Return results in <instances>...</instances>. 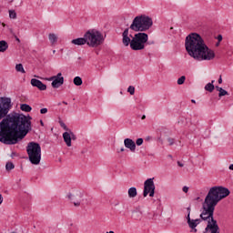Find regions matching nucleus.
I'll use <instances>...</instances> for the list:
<instances>
[{
  "label": "nucleus",
  "mask_w": 233,
  "mask_h": 233,
  "mask_svg": "<svg viewBox=\"0 0 233 233\" xmlns=\"http://www.w3.org/2000/svg\"><path fill=\"white\" fill-rule=\"evenodd\" d=\"M2 26L5 27V26H6V25H5V23H2Z\"/></svg>",
  "instance_id": "3c124183"
},
{
  "label": "nucleus",
  "mask_w": 233,
  "mask_h": 233,
  "mask_svg": "<svg viewBox=\"0 0 233 233\" xmlns=\"http://www.w3.org/2000/svg\"><path fill=\"white\" fill-rule=\"evenodd\" d=\"M128 198H136L137 196V188L136 187H132L127 191Z\"/></svg>",
  "instance_id": "6ab92c4d"
},
{
  "label": "nucleus",
  "mask_w": 233,
  "mask_h": 233,
  "mask_svg": "<svg viewBox=\"0 0 233 233\" xmlns=\"http://www.w3.org/2000/svg\"><path fill=\"white\" fill-rule=\"evenodd\" d=\"M191 103H196V100L192 99V100H191Z\"/></svg>",
  "instance_id": "864d4df0"
},
{
  "label": "nucleus",
  "mask_w": 233,
  "mask_h": 233,
  "mask_svg": "<svg viewBox=\"0 0 233 233\" xmlns=\"http://www.w3.org/2000/svg\"><path fill=\"white\" fill-rule=\"evenodd\" d=\"M73 83L76 85V86H81V85H83V79L80 76H76Z\"/></svg>",
  "instance_id": "5701e85b"
},
{
  "label": "nucleus",
  "mask_w": 233,
  "mask_h": 233,
  "mask_svg": "<svg viewBox=\"0 0 233 233\" xmlns=\"http://www.w3.org/2000/svg\"><path fill=\"white\" fill-rule=\"evenodd\" d=\"M146 45H154V41L152 42H148V40L147 41Z\"/></svg>",
  "instance_id": "c03bdc74"
},
{
  "label": "nucleus",
  "mask_w": 233,
  "mask_h": 233,
  "mask_svg": "<svg viewBox=\"0 0 233 233\" xmlns=\"http://www.w3.org/2000/svg\"><path fill=\"white\" fill-rule=\"evenodd\" d=\"M187 218H190V212H191V208H190V206L187 208Z\"/></svg>",
  "instance_id": "c9c22d12"
},
{
  "label": "nucleus",
  "mask_w": 233,
  "mask_h": 233,
  "mask_svg": "<svg viewBox=\"0 0 233 233\" xmlns=\"http://www.w3.org/2000/svg\"><path fill=\"white\" fill-rule=\"evenodd\" d=\"M128 30H130V28H126L122 34V43L124 46H128V45L132 43V39L128 36Z\"/></svg>",
  "instance_id": "ddd939ff"
},
{
  "label": "nucleus",
  "mask_w": 233,
  "mask_h": 233,
  "mask_svg": "<svg viewBox=\"0 0 233 233\" xmlns=\"http://www.w3.org/2000/svg\"><path fill=\"white\" fill-rule=\"evenodd\" d=\"M27 156L32 165L41 163V146L37 142H29L26 147Z\"/></svg>",
  "instance_id": "423d86ee"
},
{
  "label": "nucleus",
  "mask_w": 233,
  "mask_h": 233,
  "mask_svg": "<svg viewBox=\"0 0 233 233\" xmlns=\"http://www.w3.org/2000/svg\"><path fill=\"white\" fill-rule=\"evenodd\" d=\"M221 91L218 93V97H223V96H228V92L225 89H220Z\"/></svg>",
  "instance_id": "c756f323"
},
{
  "label": "nucleus",
  "mask_w": 233,
  "mask_h": 233,
  "mask_svg": "<svg viewBox=\"0 0 233 233\" xmlns=\"http://www.w3.org/2000/svg\"><path fill=\"white\" fill-rule=\"evenodd\" d=\"M219 45V42H218L217 44H216V46H218Z\"/></svg>",
  "instance_id": "5fc2aeb1"
},
{
  "label": "nucleus",
  "mask_w": 233,
  "mask_h": 233,
  "mask_svg": "<svg viewBox=\"0 0 233 233\" xmlns=\"http://www.w3.org/2000/svg\"><path fill=\"white\" fill-rule=\"evenodd\" d=\"M47 112H48V108L46 107L40 109V114H46Z\"/></svg>",
  "instance_id": "f704fd0d"
},
{
  "label": "nucleus",
  "mask_w": 233,
  "mask_h": 233,
  "mask_svg": "<svg viewBox=\"0 0 233 233\" xmlns=\"http://www.w3.org/2000/svg\"><path fill=\"white\" fill-rule=\"evenodd\" d=\"M67 198L72 201V203H74L75 207H79V205H81V193L76 195L68 193Z\"/></svg>",
  "instance_id": "9b49d317"
},
{
  "label": "nucleus",
  "mask_w": 233,
  "mask_h": 233,
  "mask_svg": "<svg viewBox=\"0 0 233 233\" xmlns=\"http://www.w3.org/2000/svg\"><path fill=\"white\" fill-rule=\"evenodd\" d=\"M49 41L52 45H56V43H57V36L56 34H49Z\"/></svg>",
  "instance_id": "b1692460"
},
{
  "label": "nucleus",
  "mask_w": 233,
  "mask_h": 233,
  "mask_svg": "<svg viewBox=\"0 0 233 233\" xmlns=\"http://www.w3.org/2000/svg\"><path fill=\"white\" fill-rule=\"evenodd\" d=\"M20 109L22 112H32V106H30L28 104H22L20 106Z\"/></svg>",
  "instance_id": "4be33fe9"
},
{
  "label": "nucleus",
  "mask_w": 233,
  "mask_h": 233,
  "mask_svg": "<svg viewBox=\"0 0 233 233\" xmlns=\"http://www.w3.org/2000/svg\"><path fill=\"white\" fill-rule=\"evenodd\" d=\"M187 79V77L185 76H180L177 79V85H183L185 83V80Z\"/></svg>",
  "instance_id": "c85d7f7f"
},
{
  "label": "nucleus",
  "mask_w": 233,
  "mask_h": 233,
  "mask_svg": "<svg viewBox=\"0 0 233 233\" xmlns=\"http://www.w3.org/2000/svg\"><path fill=\"white\" fill-rule=\"evenodd\" d=\"M221 83H223V78L220 76L219 78H218V84L221 85Z\"/></svg>",
  "instance_id": "79ce46f5"
},
{
  "label": "nucleus",
  "mask_w": 233,
  "mask_h": 233,
  "mask_svg": "<svg viewBox=\"0 0 233 233\" xmlns=\"http://www.w3.org/2000/svg\"><path fill=\"white\" fill-rule=\"evenodd\" d=\"M185 46L188 56L195 61H212L216 57V52L205 44L199 34H189L186 37Z\"/></svg>",
  "instance_id": "f03ea898"
},
{
  "label": "nucleus",
  "mask_w": 233,
  "mask_h": 233,
  "mask_svg": "<svg viewBox=\"0 0 233 233\" xmlns=\"http://www.w3.org/2000/svg\"><path fill=\"white\" fill-rule=\"evenodd\" d=\"M147 41L148 34L143 32L137 33L131 39L130 48L135 51L145 50V45H147Z\"/></svg>",
  "instance_id": "6e6552de"
},
{
  "label": "nucleus",
  "mask_w": 233,
  "mask_h": 233,
  "mask_svg": "<svg viewBox=\"0 0 233 233\" xmlns=\"http://www.w3.org/2000/svg\"><path fill=\"white\" fill-rule=\"evenodd\" d=\"M147 118V116L144 115L143 116H142V119H146Z\"/></svg>",
  "instance_id": "603ef678"
},
{
  "label": "nucleus",
  "mask_w": 233,
  "mask_h": 233,
  "mask_svg": "<svg viewBox=\"0 0 233 233\" xmlns=\"http://www.w3.org/2000/svg\"><path fill=\"white\" fill-rule=\"evenodd\" d=\"M193 232H198V229L195 228H192Z\"/></svg>",
  "instance_id": "09e8293b"
},
{
  "label": "nucleus",
  "mask_w": 233,
  "mask_h": 233,
  "mask_svg": "<svg viewBox=\"0 0 233 233\" xmlns=\"http://www.w3.org/2000/svg\"><path fill=\"white\" fill-rule=\"evenodd\" d=\"M49 81H52L51 86L54 88H59L60 86H63L65 83V77L63 76L62 73H58L56 76H51Z\"/></svg>",
  "instance_id": "9d476101"
},
{
  "label": "nucleus",
  "mask_w": 233,
  "mask_h": 233,
  "mask_svg": "<svg viewBox=\"0 0 233 233\" xmlns=\"http://www.w3.org/2000/svg\"><path fill=\"white\" fill-rule=\"evenodd\" d=\"M214 210L212 208L202 206L200 218L203 221H208L203 233H219V225H218V220L214 219Z\"/></svg>",
  "instance_id": "20e7f679"
},
{
  "label": "nucleus",
  "mask_w": 233,
  "mask_h": 233,
  "mask_svg": "<svg viewBox=\"0 0 233 233\" xmlns=\"http://www.w3.org/2000/svg\"><path fill=\"white\" fill-rule=\"evenodd\" d=\"M143 138H137L135 145H137V147H141V145H143Z\"/></svg>",
  "instance_id": "2f4dec72"
},
{
  "label": "nucleus",
  "mask_w": 233,
  "mask_h": 233,
  "mask_svg": "<svg viewBox=\"0 0 233 233\" xmlns=\"http://www.w3.org/2000/svg\"><path fill=\"white\" fill-rule=\"evenodd\" d=\"M8 50V43L5 40L0 41V52H6Z\"/></svg>",
  "instance_id": "412c9836"
},
{
  "label": "nucleus",
  "mask_w": 233,
  "mask_h": 233,
  "mask_svg": "<svg viewBox=\"0 0 233 233\" xmlns=\"http://www.w3.org/2000/svg\"><path fill=\"white\" fill-rule=\"evenodd\" d=\"M10 19H17V13L15 10H9Z\"/></svg>",
  "instance_id": "bb28decb"
},
{
  "label": "nucleus",
  "mask_w": 233,
  "mask_h": 233,
  "mask_svg": "<svg viewBox=\"0 0 233 233\" xmlns=\"http://www.w3.org/2000/svg\"><path fill=\"white\" fill-rule=\"evenodd\" d=\"M53 54H56V50L53 51Z\"/></svg>",
  "instance_id": "6e6d98bb"
},
{
  "label": "nucleus",
  "mask_w": 233,
  "mask_h": 233,
  "mask_svg": "<svg viewBox=\"0 0 233 233\" xmlns=\"http://www.w3.org/2000/svg\"><path fill=\"white\" fill-rule=\"evenodd\" d=\"M62 103L63 105H68V103H66V101H63Z\"/></svg>",
  "instance_id": "8fccbe9b"
},
{
  "label": "nucleus",
  "mask_w": 233,
  "mask_h": 233,
  "mask_svg": "<svg viewBox=\"0 0 233 233\" xmlns=\"http://www.w3.org/2000/svg\"><path fill=\"white\" fill-rule=\"evenodd\" d=\"M217 39H218V43H221V41H223V35H218L217 36Z\"/></svg>",
  "instance_id": "e433bc0d"
},
{
  "label": "nucleus",
  "mask_w": 233,
  "mask_h": 233,
  "mask_svg": "<svg viewBox=\"0 0 233 233\" xmlns=\"http://www.w3.org/2000/svg\"><path fill=\"white\" fill-rule=\"evenodd\" d=\"M14 168H15V166L14 165V163L7 162L5 164V170L10 171V170H14Z\"/></svg>",
  "instance_id": "a878e982"
},
{
  "label": "nucleus",
  "mask_w": 233,
  "mask_h": 233,
  "mask_svg": "<svg viewBox=\"0 0 233 233\" xmlns=\"http://www.w3.org/2000/svg\"><path fill=\"white\" fill-rule=\"evenodd\" d=\"M216 90H218V92H220L221 90H223V87H219L218 86H216Z\"/></svg>",
  "instance_id": "58836bf2"
},
{
  "label": "nucleus",
  "mask_w": 233,
  "mask_h": 233,
  "mask_svg": "<svg viewBox=\"0 0 233 233\" xmlns=\"http://www.w3.org/2000/svg\"><path fill=\"white\" fill-rule=\"evenodd\" d=\"M16 72H20L21 74H25L26 71H25V67H23V64H17L15 66Z\"/></svg>",
  "instance_id": "393cba45"
},
{
  "label": "nucleus",
  "mask_w": 233,
  "mask_h": 233,
  "mask_svg": "<svg viewBox=\"0 0 233 233\" xmlns=\"http://www.w3.org/2000/svg\"><path fill=\"white\" fill-rule=\"evenodd\" d=\"M228 196H230V190L228 188L222 186L212 187L208 192L202 207H208L216 210V207L219 201Z\"/></svg>",
  "instance_id": "7ed1b4c3"
},
{
  "label": "nucleus",
  "mask_w": 233,
  "mask_h": 233,
  "mask_svg": "<svg viewBox=\"0 0 233 233\" xmlns=\"http://www.w3.org/2000/svg\"><path fill=\"white\" fill-rule=\"evenodd\" d=\"M152 25H154V21L152 18L147 15H137L133 19L132 24L130 25V30L133 32H147V30H150L152 28Z\"/></svg>",
  "instance_id": "39448f33"
},
{
  "label": "nucleus",
  "mask_w": 233,
  "mask_h": 233,
  "mask_svg": "<svg viewBox=\"0 0 233 233\" xmlns=\"http://www.w3.org/2000/svg\"><path fill=\"white\" fill-rule=\"evenodd\" d=\"M31 85L32 86L38 88V90H42V91L46 90V85L43 84V82L37 78H32Z\"/></svg>",
  "instance_id": "f8f14e48"
},
{
  "label": "nucleus",
  "mask_w": 233,
  "mask_h": 233,
  "mask_svg": "<svg viewBox=\"0 0 233 233\" xmlns=\"http://www.w3.org/2000/svg\"><path fill=\"white\" fill-rule=\"evenodd\" d=\"M15 41H17V43H21V39H19V37H17V35H15Z\"/></svg>",
  "instance_id": "a19ab883"
},
{
  "label": "nucleus",
  "mask_w": 233,
  "mask_h": 233,
  "mask_svg": "<svg viewBox=\"0 0 233 233\" xmlns=\"http://www.w3.org/2000/svg\"><path fill=\"white\" fill-rule=\"evenodd\" d=\"M59 125L62 128H64V130H68V127H66V124H65V122H63L62 120H59Z\"/></svg>",
  "instance_id": "7c9ffc66"
},
{
  "label": "nucleus",
  "mask_w": 233,
  "mask_h": 233,
  "mask_svg": "<svg viewBox=\"0 0 233 233\" xmlns=\"http://www.w3.org/2000/svg\"><path fill=\"white\" fill-rule=\"evenodd\" d=\"M70 137H71V141H76V139H77V137L76 136V134H74V132L70 131Z\"/></svg>",
  "instance_id": "473e14b6"
},
{
  "label": "nucleus",
  "mask_w": 233,
  "mask_h": 233,
  "mask_svg": "<svg viewBox=\"0 0 233 233\" xmlns=\"http://www.w3.org/2000/svg\"><path fill=\"white\" fill-rule=\"evenodd\" d=\"M187 225L189 228H196V227H198L199 223L203 221L202 218H197V219H191L190 217H187Z\"/></svg>",
  "instance_id": "2eb2a0df"
},
{
  "label": "nucleus",
  "mask_w": 233,
  "mask_h": 233,
  "mask_svg": "<svg viewBox=\"0 0 233 233\" xmlns=\"http://www.w3.org/2000/svg\"><path fill=\"white\" fill-rule=\"evenodd\" d=\"M40 125H41L42 127H45V123H43V120H40Z\"/></svg>",
  "instance_id": "49530a36"
},
{
  "label": "nucleus",
  "mask_w": 233,
  "mask_h": 233,
  "mask_svg": "<svg viewBox=\"0 0 233 233\" xmlns=\"http://www.w3.org/2000/svg\"><path fill=\"white\" fill-rule=\"evenodd\" d=\"M154 218H156V213H153V216H151V215L149 214V216H148V218H149V219H154Z\"/></svg>",
  "instance_id": "ea45409f"
},
{
  "label": "nucleus",
  "mask_w": 233,
  "mask_h": 233,
  "mask_svg": "<svg viewBox=\"0 0 233 233\" xmlns=\"http://www.w3.org/2000/svg\"><path fill=\"white\" fill-rule=\"evenodd\" d=\"M71 43L72 45H76V46H83V45H86V37L84 35V37L73 39Z\"/></svg>",
  "instance_id": "dca6fc26"
},
{
  "label": "nucleus",
  "mask_w": 233,
  "mask_h": 233,
  "mask_svg": "<svg viewBox=\"0 0 233 233\" xmlns=\"http://www.w3.org/2000/svg\"><path fill=\"white\" fill-rule=\"evenodd\" d=\"M167 142L169 143L170 147H172V145H174V143H176V140L172 137H168Z\"/></svg>",
  "instance_id": "72a5a7b5"
},
{
  "label": "nucleus",
  "mask_w": 233,
  "mask_h": 233,
  "mask_svg": "<svg viewBox=\"0 0 233 233\" xmlns=\"http://www.w3.org/2000/svg\"><path fill=\"white\" fill-rule=\"evenodd\" d=\"M141 218H143V213L139 210H134L132 211V218L136 221L141 220Z\"/></svg>",
  "instance_id": "a211bd4d"
},
{
  "label": "nucleus",
  "mask_w": 233,
  "mask_h": 233,
  "mask_svg": "<svg viewBox=\"0 0 233 233\" xmlns=\"http://www.w3.org/2000/svg\"><path fill=\"white\" fill-rule=\"evenodd\" d=\"M12 98L0 97V143L17 145L32 130V116L12 112Z\"/></svg>",
  "instance_id": "f257e3e1"
},
{
  "label": "nucleus",
  "mask_w": 233,
  "mask_h": 233,
  "mask_svg": "<svg viewBox=\"0 0 233 233\" xmlns=\"http://www.w3.org/2000/svg\"><path fill=\"white\" fill-rule=\"evenodd\" d=\"M124 145L126 148H128L130 152H136V142L132 138H125Z\"/></svg>",
  "instance_id": "4468645a"
},
{
  "label": "nucleus",
  "mask_w": 233,
  "mask_h": 233,
  "mask_svg": "<svg viewBox=\"0 0 233 233\" xmlns=\"http://www.w3.org/2000/svg\"><path fill=\"white\" fill-rule=\"evenodd\" d=\"M148 194H149V198H154V195L156 194V184H154V178H147L144 182V191H143L144 198H147Z\"/></svg>",
  "instance_id": "1a4fd4ad"
},
{
  "label": "nucleus",
  "mask_w": 233,
  "mask_h": 233,
  "mask_svg": "<svg viewBox=\"0 0 233 233\" xmlns=\"http://www.w3.org/2000/svg\"><path fill=\"white\" fill-rule=\"evenodd\" d=\"M3 204V195L0 194V205Z\"/></svg>",
  "instance_id": "37998d69"
},
{
  "label": "nucleus",
  "mask_w": 233,
  "mask_h": 233,
  "mask_svg": "<svg viewBox=\"0 0 233 233\" xmlns=\"http://www.w3.org/2000/svg\"><path fill=\"white\" fill-rule=\"evenodd\" d=\"M0 25H1V21H0Z\"/></svg>",
  "instance_id": "4d7b16f0"
},
{
  "label": "nucleus",
  "mask_w": 233,
  "mask_h": 233,
  "mask_svg": "<svg viewBox=\"0 0 233 233\" xmlns=\"http://www.w3.org/2000/svg\"><path fill=\"white\" fill-rule=\"evenodd\" d=\"M120 152H125V147H121Z\"/></svg>",
  "instance_id": "de8ad7c7"
},
{
  "label": "nucleus",
  "mask_w": 233,
  "mask_h": 233,
  "mask_svg": "<svg viewBox=\"0 0 233 233\" xmlns=\"http://www.w3.org/2000/svg\"><path fill=\"white\" fill-rule=\"evenodd\" d=\"M127 92L130 94V96H134V94H136V87H134V86H129Z\"/></svg>",
  "instance_id": "cd10ccee"
},
{
  "label": "nucleus",
  "mask_w": 233,
  "mask_h": 233,
  "mask_svg": "<svg viewBox=\"0 0 233 233\" xmlns=\"http://www.w3.org/2000/svg\"><path fill=\"white\" fill-rule=\"evenodd\" d=\"M177 165L178 167H184L183 163H181L180 161H177Z\"/></svg>",
  "instance_id": "a18cd8bd"
},
{
  "label": "nucleus",
  "mask_w": 233,
  "mask_h": 233,
  "mask_svg": "<svg viewBox=\"0 0 233 233\" xmlns=\"http://www.w3.org/2000/svg\"><path fill=\"white\" fill-rule=\"evenodd\" d=\"M63 139L66 145V147H72V140L70 137V132L63 133Z\"/></svg>",
  "instance_id": "f3484780"
},
{
  "label": "nucleus",
  "mask_w": 233,
  "mask_h": 233,
  "mask_svg": "<svg viewBox=\"0 0 233 233\" xmlns=\"http://www.w3.org/2000/svg\"><path fill=\"white\" fill-rule=\"evenodd\" d=\"M182 190H183V192H185V194H187L188 192V187L184 186Z\"/></svg>",
  "instance_id": "4c0bfd02"
},
{
  "label": "nucleus",
  "mask_w": 233,
  "mask_h": 233,
  "mask_svg": "<svg viewBox=\"0 0 233 233\" xmlns=\"http://www.w3.org/2000/svg\"><path fill=\"white\" fill-rule=\"evenodd\" d=\"M214 83H216V80H212L210 83H208L205 86V90H207V92H214Z\"/></svg>",
  "instance_id": "aec40b11"
},
{
  "label": "nucleus",
  "mask_w": 233,
  "mask_h": 233,
  "mask_svg": "<svg viewBox=\"0 0 233 233\" xmlns=\"http://www.w3.org/2000/svg\"><path fill=\"white\" fill-rule=\"evenodd\" d=\"M85 37L86 39V45L92 48H96V46L103 45V42L105 41L103 34L96 29H91L86 32Z\"/></svg>",
  "instance_id": "0eeeda50"
}]
</instances>
